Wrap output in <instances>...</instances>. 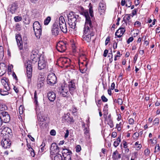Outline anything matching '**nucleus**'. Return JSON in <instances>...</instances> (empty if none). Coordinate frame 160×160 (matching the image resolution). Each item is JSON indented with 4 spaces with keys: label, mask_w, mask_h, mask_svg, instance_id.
Returning <instances> with one entry per match:
<instances>
[{
    "label": "nucleus",
    "mask_w": 160,
    "mask_h": 160,
    "mask_svg": "<svg viewBox=\"0 0 160 160\" xmlns=\"http://www.w3.org/2000/svg\"><path fill=\"white\" fill-rule=\"evenodd\" d=\"M125 31V29L124 28H120L116 32L115 35L117 36V38H120L124 34Z\"/></svg>",
    "instance_id": "nucleus-21"
},
{
    "label": "nucleus",
    "mask_w": 160,
    "mask_h": 160,
    "mask_svg": "<svg viewBox=\"0 0 160 160\" xmlns=\"http://www.w3.org/2000/svg\"><path fill=\"white\" fill-rule=\"evenodd\" d=\"M18 8V6L15 3H13L12 5L10 8V11L12 13H13Z\"/></svg>",
    "instance_id": "nucleus-25"
},
{
    "label": "nucleus",
    "mask_w": 160,
    "mask_h": 160,
    "mask_svg": "<svg viewBox=\"0 0 160 160\" xmlns=\"http://www.w3.org/2000/svg\"><path fill=\"white\" fill-rule=\"evenodd\" d=\"M77 18L78 19L68 21V23L70 28L74 29L77 23L79 22L81 20V18L79 16H77Z\"/></svg>",
    "instance_id": "nucleus-15"
},
{
    "label": "nucleus",
    "mask_w": 160,
    "mask_h": 160,
    "mask_svg": "<svg viewBox=\"0 0 160 160\" xmlns=\"http://www.w3.org/2000/svg\"><path fill=\"white\" fill-rule=\"evenodd\" d=\"M71 153H69L66 155H64L63 157L64 158L65 160H71Z\"/></svg>",
    "instance_id": "nucleus-40"
},
{
    "label": "nucleus",
    "mask_w": 160,
    "mask_h": 160,
    "mask_svg": "<svg viewBox=\"0 0 160 160\" xmlns=\"http://www.w3.org/2000/svg\"><path fill=\"white\" fill-rule=\"evenodd\" d=\"M85 66V67L83 68H80V72L82 73H84L86 72L87 71V65H88V63L87 62H85L84 63Z\"/></svg>",
    "instance_id": "nucleus-30"
},
{
    "label": "nucleus",
    "mask_w": 160,
    "mask_h": 160,
    "mask_svg": "<svg viewBox=\"0 0 160 160\" xmlns=\"http://www.w3.org/2000/svg\"><path fill=\"white\" fill-rule=\"evenodd\" d=\"M84 134L87 136H88V134L89 132V130L86 127H85V128L84 130Z\"/></svg>",
    "instance_id": "nucleus-48"
},
{
    "label": "nucleus",
    "mask_w": 160,
    "mask_h": 160,
    "mask_svg": "<svg viewBox=\"0 0 160 160\" xmlns=\"http://www.w3.org/2000/svg\"><path fill=\"white\" fill-rule=\"evenodd\" d=\"M120 138V136L118 137L117 141L114 142L113 145L115 148H116L119 145L120 142H121Z\"/></svg>",
    "instance_id": "nucleus-29"
},
{
    "label": "nucleus",
    "mask_w": 160,
    "mask_h": 160,
    "mask_svg": "<svg viewBox=\"0 0 160 160\" xmlns=\"http://www.w3.org/2000/svg\"><path fill=\"white\" fill-rule=\"evenodd\" d=\"M9 92H5L4 89H3L2 87L1 88H0V94L1 95L4 96L8 94Z\"/></svg>",
    "instance_id": "nucleus-35"
},
{
    "label": "nucleus",
    "mask_w": 160,
    "mask_h": 160,
    "mask_svg": "<svg viewBox=\"0 0 160 160\" xmlns=\"http://www.w3.org/2000/svg\"><path fill=\"white\" fill-rule=\"evenodd\" d=\"M58 92L63 97H68L69 94L68 88L65 86H62L59 88Z\"/></svg>",
    "instance_id": "nucleus-13"
},
{
    "label": "nucleus",
    "mask_w": 160,
    "mask_h": 160,
    "mask_svg": "<svg viewBox=\"0 0 160 160\" xmlns=\"http://www.w3.org/2000/svg\"><path fill=\"white\" fill-rule=\"evenodd\" d=\"M58 61L62 62V64H64L67 62V60L66 58L62 57L59 58Z\"/></svg>",
    "instance_id": "nucleus-38"
},
{
    "label": "nucleus",
    "mask_w": 160,
    "mask_h": 160,
    "mask_svg": "<svg viewBox=\"0 0 160 160\" xmlns=\"http://www.w3.org/2000/svg\"><path fill=\"white\" fill-rule=\"evenodd\" d=\"M141 23L138 21H136L134 23V25H136L137 27H139L141 26Z\"/></svg>",
    "instance_id": "nucleus-60"
},
{
    "label": "nucleus",
    "mask_w": 160,
    "mask_h": 160,
    "mask_svg": "<svg viewBox=\"0 0 160 160\" xmlns=\"http://www.w3.org/2000/svg\"><path fill=\"white\" fill-rule=\"evenodd\" d=\"M60 32L58 27V25L56 24H54L52 29V34L55 36H58Z\"/></svg>",
    "instance_id": "nucleus-17"
},
{
    "label": "nucleus",
    "mask_w": 160,
    "mask_h": 160,
    "mask_svg": "<svg viewBox=\"0 0 160 160\" xmlns=\"http://www.w3.org/2000/svg\"><path fill=\"white\" fill-rule=\"evenodd\" d=\"M47 96L50 102H53L56 98V93L52 91L48 92Z\"/></svg>",
    "instance_id": "nucleus-19"
},
{
    "label": "nucleus",
    "mask_w": 160,
    "mask_h": 160,
    "mask_svg": "<svg viewBox=\"0 0 160 160\" xmlns=\"http://www.w3.org/2000/svg\"><path fill=\"white\" fill-rule=\"evenodd\" d=\"M45 79L44 78L42 77H41L38 79L37 80V86L38 88H41L43 86Z\"/></svg>",
    "instance_id": "nucleus-20"
},
{
    "label": "nucleus",
    "mask_w": 160,
    "mask_h": 160,
    "mask_svg": "<svg viewBox=\"0 0 160 160\" xmlns=\"http://www.w3.org/2000/svg\"><path fill=\"white\" fill-rule=\"evenodd\" d=\"M144 153L146 156H148L150 153V151L147 148L144 150Z\"/></svg>",
    "instance_id": "nucleus-44"
},
{
    "label": "nucleus",
    "mask_w": 160,
    "mask_h": 160,
    "mask_svg": "<svg viewBox=\"0 0 160 160\" xmlns=\"http://www.w3.org/2000/svg\"><path fill=\"white\" fill-rule=\"evenodd\" d=\"M33 28L36 36L40 38L42 33V28L40 23L38 21H35L33 24Z\"/></svg>",
    "instance_id": "nucleus-2"
},
{
    "label": "nucleus",
    "mask_w": 160,
    "mask_h": 160,
    "mask_svg": "<svg viewBox=\"0 0 160 160\" xmlns=\"http://www.w3.org/2000/svg\"><path fill=\"white\" fill-rule=\"evenodd\" d=\"M68 88L71 94H72L73 92L76 88V87L75 86V83L73 81H71L70 82H69V84H68Z\"/></svg>",
    "instance_id": "nucleus-22"
},
{
    "label": "nucleus",
    "mask_w": 160,
    "mask_h": 160,
    "mask_svg": "<svg viewBox=\"0 0 160 160\" xmlns=\"http://www.w3.org/2000/svg\"><path fill=\"white\" fill-rule=\"evenodd\" d=\"M123 143L124 148H128L127 142L125 141H123Z\"/></svg>",
    "instance_id": "nucleus-59"
},
{
    "label": "nucleus",
    "mask_w": 160,
    "mask_h": 160,
    "mask_svg": "<svg viewBox=\"0 0 160 160\" xmlns=\"http://www.w3.org/2000/svg\"><path fill=\"white\" fill-rule=\"evenodd\" d=\"M108 52V51L107 49H105L104 52V53H103V56L104 57H106L107 56V54Z\"/></svg>",
    "instance_id": "nucleus-61"
},
{
    "label": "nucleus",
    "mask_w": 160,
    "mask_h": 160,
    "mask_svg": "<svg viewBox=\"0 0 160 160\" xmlns=\"http://www.w3.org/2000/svg\"><path fill=\"white\" fill-rule=\"evenodd\" d=\"M117 136V133L116 132H113L112 133V134L111 135V136L113 138H115Z\"/></svg>",
    "instance_id": "nucleus-64"
},
{
    "label": "nucleus",
    "mask_w": 160,
    "mask_h": 160,
    "mask_svg": "<svg viewBox=\"0 0 160 160\" xmlns=\"http://www.w3.org/2000/svg\"><path fill=\"white\" fill-rule=\"evenodd\" d=\"M77 108L75 106L72 107V112L73 113H75L77 112Z\"/></svg>",
    "instance_id": "nucleus-63"
},
{
    "label": "nucleus",
    "mask_w": 160,
    "mask_h": 160,
    "mask_svg": "<svg viewBox=\"0 0 160 160\" xmlns=\"http://www.w3.org/2000/svg\"><path fill=\"white\" fill-rule=\"evenodd\" d=\"M14 19L16 22H18L20 21V17L19 16H15L14 18Z\"/></svg>",
    "instance_id": "nucleus-55"
},
{
    "label": "nucleus",
    "mask_w": 160,
    "mask_h": 160,
    "mask_svg": "<svg viewBox=\"0 0 160 160\" xmlns=\"http://www.w3.org/2000/svg\"><path fill=\"white\" fill-rule=\"evenodd\" d=\"M64 18L62 16H60L59 19V26L62 25L66 24Z\"/></svg>",
    "instance_id": "nucleus-31"
},
{
    "label": "nucleus",
    "mask_w": 160,
    "mask_h": 160,
    "mask_svg": "<svg viewBox=\"0 0 160 160\" xmlns=\"http://www.w3.org/2000/svg\"><path fill=\"white\" fill-rule=\"evenodd\" d=\"M60 27L61 30L64 33H66L67 32V28L66 23L64 24L60 25Z\"/></svg>",
    "instance_id": "nucleus-26"
},
{
    "label": "nucleus",
    "mask_w": 160,
    "mask_h": 160,
    "mask_svg": "<svg viewBox=\"0 0 160 160\" xmlns=\"http://www.w3.org/2000/svg\"><path fill=\"white\" fill-rule=\"evenodd\" d=\"M132 2L130 0H127L126 1V6L130 7L131 6Z\"/></svg>",
    "instance_id": "nucleus-42"
},
{
    "label": "nucleus",
    "mask_w": 160,
    "mask_h": 160,
    "mask_svg": "<svg viewBox=\"0 0 160 160\" xmlns=\"http://www.w3.org/2000/svg\"><path fill=\"white\" fill-rule=\"evenodd\" d=\"M133 135V138L135 139H138L139 136V134L137 132H135L134 134Z\"/></svg>",
    "instance_id": "nucleus-47"
},
{
    "label": "nucleus",
    "mask_w": 160,
    "mask_h": 160,
    "mask_svg": "<svg viewBox=\"0 0 160 160\" xmlns=\"http://www.w3.org/2000/svg\"><path fill=\"white\" fill-rule=\"evenodd\" d=\"M110 40V37L109 36L107 37V38L106 39V41H105V44L106 45H107L108 44V43Z\"/></svg>",
    "instance_id": "nucleus-58"
},
{
    "label": "nucleus",
    "mask_w": 160,
    "mask_h": 160,
    "mask_svg": "<svg viewBox=\"0 0 160 160\" xmlns=\"http://www.w3.org/2000/svg\"><path fill=\"white\" fill-rule=\"evenodd\" d=\"M159 120L158 118H156L153 121V124L157 126L159 122Z\"/></svg>",
    "instance_id": "nucleus-41"
},
{
    "label": "nucleus",
    "mask_w": 160,
    "mask_h": 160,
    "mask_svg": "<svg viewBox=\"0 0 160 160\" xmlns=\"http://www.w3.org/2000/svg\"><path fill=\"white\" fill-rule=\"evenodd\" d=\"M118 102L119 104L122 105V99L118 98Z\"/></svg>",
    "instance_id": "nucleus-62"
},
{
    "label": "nucleus",
    "mask_w": 160,
    "mask_h": 160,
    "mask_svg": "<svg viewBox=\"0 0 160 160\" xmlns=\"http://www.w3.org/2000/svg\"><path fill=\"white\" fill-rule=\"evenodd\" d=\"M30 152V154L31 156L34 157L35 156L34 151L33 149L32 148V150H31L29 151Z\"/></svg>",
    "instance_id": "nucleus-56"
},
{
    "label": "nucleus",
    "mask_w": 160,
    "mask_h": 160,
    "mask_svg": "<svg viewBox=\"0 0 160 160\" xmlns=\"http://www.w3.org/2000/svg\"><path fill=\"white\" fill-rule=\"evenodd\" d=\"M1 82L3 86V89H4L5 92H8L10 90V88L7 79L6 78L1 79Z\"/></svg>",
    "instance_id": "nucleus-12"
},
{
    "label": "nucleus",
    "mask_w": 160,
    "mask_h": 160,
    "mask_svg": "<svg viewBox=\"0 0 160 160\" xmlns=\"http://www.w3.org/2000/svg\"><path fill=\"white\" fill-rule=\"evenodd\" d=\"M20 31V25L19 23H17L15 27L14 31L17 32L16 33L15 38L17 42V44L18 47L19 49H20V34L19 33H18V32Z\"/></svg>",
    "instance_id": "nucleus-8"
},
{
    "label": "nucleus",
    "mask_w": 160,
    "mask_h": 160,
    "mask_svg": "<svg viewBox=\"0 0 160 160\" xmlns=\"http://www.w3.org/2000/svg\"><path fill=\"white\" fill-rule=\"evenodd\" d=\"M130 18V15L129 14H127L125 15V16L123 18V21L127 22H128L129 24H130L129 23V20Z\"/></svg>",
    "instance_id": "nucleus-34"
},
{
    "label": "nucleus",
    "mask_w": 160,
    "mask_h": 160,
    "mask_svg": "<svg viewBox=\"0 0 160 160\" xmlns=\"http://www.w3.org/2000/svg\"><path fill=\"white\" fill-rule=\"evenodd\" d=\"M47 60L43 57L40 58L38 63V68L39 70L44 69L47 66Z\"/></svg>",
    "instance_id": "nucleus-5"
},
{
    "label": "nucleus",
    "mask_w": 160,
    "mask_h": 160,
    "mask_svg": "<svg viewBox=\"0 0 160 160\" xmlns=\"http://www.w3.org/2000/svg\"><path fill=\"white\" fill-rule=\"evenodd\" d=\"M133 40V38L132 37H130L127 41V43L128 44L130 42H132Z\"/></svg>",
    "instance_id": "nucleus-52"
},
{
    "label": "nucleus",
    "mask_w": 160,
    "mask_h": 160,
    "mask_svg": "<svg viewBox=\"0 0 160 160\" xmlns=\"http://www.w3.org/2000/svg\"><path fill=\"white\" fill-rule=\"evenodd\" d=\"M101 99H102V101L103 102H107V101L108 100V99L104 95H102L101 97Z\"/></svg>",
    "instance_id": "nucleus-49"
},
{
    "label": "nucleus",
    "mask_w": 160,
    "mask_h": 160,
    "mask_svg": "<svg viewBox=\"0 0 160 160\" xmlns=\"http://www.w3.org/2000/svg\"><path fill=\"white\" fill-rule=\"evenodd\" d=\"M62 153L63 157L64 155H66L69 154V153H71V152L67 149H64L63 148H62Z\"/></svg>",
    "instance_id": "nucleus-27"
},
{
    "label": "nucleus",
    "mask_w": 160,
    "mask_h": 160,
    "mask_svg": "<svg viewBox=\"0 0 160 160\" xmlns=\"http://www.w3.org/2000/svg\"><path fill=\"white\" fill-rule=\"evenodd\" d=\"M129 123L130 124H133L134 123V120L133 119L131 118L129 119Z\"/></svg>",
    "instance_id": "nucleus-54"
},
{
    "label": "nucleus",
    "mask_w": 160,
    "mask_h": 160,
    "mask_svg": "<svg viewBox=\"0 0 160 160\" xmlns=\"http://www.w3.org/2000/svg\"><path fill=\"white\" fill-rule=\"evenodd\" d=\"M57 78L55 74L53 73H50L48 76L47 79V83L52 85L56 83Z\"/></svg>",
    "instance_id": "nucleus-6"
},
{
    "label": "nucleus",
    "mask_w": 160,
    "mask_h": 160,
    "mask_svg": "<svg viewBox=\"0 0 160 160\" xmlns=\"http://www.w3.org/2000/svg\"><path fill=\"white\" fill-rule=\"evenodd\" d=\"M122 24L121 26V27L120 28H124L127 25L128 22H126L123 21V20L122 21Z\"/></svg>",
    "instance_id": "nucleus-45"
},
{
    "label": "nucleus",
    "mask_w": 160,
    "mask_h": 160,
    "mask_svg": "<svg viewBox=\"0 0 160 160\" xmlns=\"http://www.w3.org/2000/svg\"><path fill=\"white\" fill-rule=\"evenodd\" d=\"M13 89L17 93H18L19 92V88L16 86H14Z\"/></svg>",
    "instance_id": "nucleus-50"
},
{
    "label": "nucleus",
    "mask_w": 160,
    "mask_h": 160,
    "mask_svg": "<svg viewBox=\"0 0 160 160\" xmlns=\"http://www.w3.org/2000/svg\"><path fill=\"white\" fill-rule=\"evenodd\" d=\"M59 149L58 145L55 143H52L50 148V156L58 153L59 152Z\"/></svg>",
    "instance_id": "nucleus-9"
},
{
    "label": "nucleus",
    "mask_w": 160,
    "mask_h": 160,
    "mask_svg": "<svg viewBox=\"0 0 160 160\" xmlns=\"http://www.w3.org/2000/svg\"><path fill=\"white\" fill-rule=\"evenodd\" d=\"M7 109V107L5 104L0 102V111H4Z\"/></svg>",
    "instance_id": "nucleus-37"
},
{
    "label": "nucleus",
    "mask_w": 160,
    "mask_h": 160,
    "mask_svg": "<svg viewBox=\"0 0 160 160\" xmlns=\"http://www.w3.org/2000/svg\"><path fill=\"white\" fill-rule=\"evenodd\" d=\"M25 66L26 68V74L28 78L31 79L32 77V67L30 62H28L25 64Z\"/></svg>",
    "instance_id": "nucleus-7"
},
{
    "label": "nucleus",
    "mask_w": 160,
    "mask_h": 160,
    "mask_svg": "<svg viewBox=\"0 0 160 160\" xmlns=\"http://www.w3.org/2000/svg\"><path fill=\"white\" fill-rule=\"evenodd\" d=\"M77 16L78 15H76L74 12H70L68 16V21L73 20L74 19H78V18H77Z\"/></svg>",
    "instance_id": "nucleus-24"
},
{
    "label": "nucleus",
    "mask_w": 160,
    "mask_h": 160,
    "mask_svg": "<svg viewBox=\"0 0 160 160\" xmlns=\"http://www.w3.org/2000/svg\"><path fill=\"white\" fill-rule=\"evenodd\" d=\"M34 102L35 103L36 107H37L38 106V97L36 91H35L34 93Z\"/></svg>",
    "instance_id": "nucleus-28"
},
{
    "label": "nucleus",
    "mask_w": 160,
    "mask_h": 160,
    "mask_svg": "<svg viewBox=\"0 0 160 160\" xmlns=\"http://www.w3.org/2000/svg\"><path fill=\"white\" fill-rule=\"evenodd\" d=\"M10 118L8 113L6 111L2 112L0 114V127L3 122L7 123L9 122Z\"/></svg>",
    "instance_id": "nucleus-3"
},
{
    "label": "nucleus",
    "mask_w": 160,
    "mask_h": 160,
    "mask_svg": "<svg viewBox=\"0 0 160 160\" xmlns=\"http://www.w3.org/2000/svg\"><path fill=\"white\" fill-rule=\"evenodd\" d=\"M4 57V50L3 48L0 46V60H2Z\"/></svg>",
    "instance_id": "nucleus-32"
},
{
    "label": "nucleus",
    "mask_w": 160,
    "mask_h": 160,
    "mask_svg": "<svg viewBox=\"0 0 160 160\" xmlns=\"http://www.w3.org/2000/svg\"><path fill=\"white\" fill-rule=\"evenodd\" d=\"M106 8V6L105 3L103 2H100L99 5L98 11L101 15L104 13Z\"/></svg>",
    "instance_id": "nucleus-18"
},
{
    "label": "nucleus",
    "mask_w": 160,
    "mask_h": 160,
    "mask_svg": "<svg viewBox=\"0 0 160 160\" xmlns=\"http://www.w3.org/2000/svg\"><path fill=\"white\" fill-rule=\"evenodd\" d=\"M80 58H83V60L85 61L86 60V56L83 53H79Z\"/></svg>",
    "instance_id": "nucleus-43"
},
{
    "label": "nucleus",
    "mask_w": 160,
    "mask_h": 160,
    "mask_svg": "<svg viewBox=\"0 0 160 160\" xmlns=\"http://www.w3.org/2000/svg\"><path fill=\"white\" fill-rule=\"evenodd\" d=\"M57 49L60 52H63L66 50V45L63 42H59L57 44Z\"/></svg>",
    "instance_id": "nucleus-16"
},
{
    "label": "nucleus",
    "mask_w": 160,
    "mask_h": 160,
    "mask_svg": "<svg viewBox=\"0 0 160 160\" xmlns=\"http://www.w3.org/2000/svg\"><path fill=\"white\" fill-rule=\"evenodd\" d=\"M89 12L91 18L90 17L88 11H84L82 12V14L86 18L83 30L84 35L82 36V38L83 40L86 41L88 42L91 41V37L94 35L93 25H96V22L93 20V10L92 6L89 7Z\"/></svg>",
    "instance_id": "nucleus-1"
},
{
    "label": "nucleus",
    "mask_w": 160,
    "mask_h": 160,
    "mask_svg": "<svg viewBox=\"0 0 160 160\" xmlns=\"http://www.w3.org/2000/svg\"><path fill=\"white\" fill-rule=\"evenodd\" d=\"M45 146V143H44L43 142H42V144L41 145V146H42V147H41V152H43L44 149V147Z\"/></svg>",
    "instance_id": "nucleus-57"
},
{
    "label": "nucleus",
    "mask_w": 160,
    "mask_h": 160,
    "mask_svg": "<svg viewBox=\"0 0 160 160\" xmlns=\"http://www.w3.org/2000/svg\"><path fill=\"white\" fill-rule=\"evenodd\" d=\"M13 68V66L12 65H9L8 66V72H11L12 69Z\"/></svg>",
    "instance_id": "nucleus-51"
},
{
    "label": "nucleus",
    "mask_w": 160,
    "mask_h": 160,
    "mask_svg": "<svg viewBox=\"0 0 160 160\" xmlns=\"http://www.w3.org/2000/svg\"><path fill=\"white\" fill-rule=\"evenodd\" d=\"M0 130L1 134L4 136V138H10L12 134L11 129L8 127H2Z\"/></svg>",
    "instance_id": "nucleus-4"
},
{
    "label": "nucleus",
    "mask_w": 160,
    "mask_h": 160,
    "mask_svg": "<svg viewBox=\"0 0 160 160\" xmlns=\"http://www.w3.org/2000/svg\"><path fill=\"white\" fill-rule=\"evenodd\" d=\"M1 145L5 149H8L10 148L11 145V142L9 138H4L1 141Z\"/></svg>",
    "instance_id": "nucleus-11"
},
{
    "label": "nucleus",
    "mask_w": 160,
    "mask_h": 160,
    "mask_svg": "<svg viewBox=\"0 0 160 160\" xmlns=\"http://www.w3.org/2000/svg\"><path fill=\"white\" fill-rule=\"evenodd\" d=\"M51 20V17L49 16L44 21V24L45 25H47L49 23Z\"/></svg>",
    "instance_id": "nucleus-39"
},
{
    "label": "nucleus",
    "mask_w": 160,
    "mask_h": 160,
    "mask_svg": "<svg viewBox=\"0 0 160 160\" xmlns=\"http://www.w3.org/2000/svg\"><path fill=\"white\" fill-rule=\"evenodd\" d=\"M107 121V124L109 125L111 128H112L114 126L113 122L112 119H106Z\"/></svg>",
    "instance_id": "nucleus-36"
},
{
    "label": "nucleus",
    "mask_w": 160,
    "mask_h": 160,
    "mask_svg": "<svg viewBox=\"0 0 160 160\" xmlns=\"http://www.w3.org/2000/svg\"><path fill=\"white\" fill-rule=\"evenodd\" d=\"M39 51L37 50H32L31 53L30 58L32 60V63L37 62L38 58H40V55L38 54Z\"/></svg>",
    "instance_id": "nucleus-10"
},
{
    "label": "nucleus",
    "mask_w": 160,
    "mask_h": 160,
    "mask_svg": "<svg viewBox=\"0 0 160 160\" xmlns=\"http://www.w3.org/2000/svg\"><path fill=\"white\" fill-rule=\"evenodd\" d=\"M50 134L51 135L55 136L56 134V132L54 130H52L50 132Z\"/></svg>",
    "instance_id": "nucleus-53"
},
{
    "label": "nucleus",
    "mask_w": 160,
    "mask_h": 160,
    "mask_svg": "<svg viewBox=\"0 0 160 160\" xmlns=\"http://www.w3.org/2000/svg\"><path fill=\"white\" fill-rule=\"evenodd\" d=\"M81 150V148L80 145H78L76 147V151L77 152H79Z\"/></svg>",
    "instance_id": "nucleus-46"
},
{
    "label": "nucleus",
    "mask_w": 160,
    "mask_h": 160,
    "mask_svg": "<svg viewBox=\"0 0 160 160\" xmlns=\"http://www.w3.org/2000/svg\"><path fill=\"white\" fill-rule=\"evenodd\" d=\"M70 114L69 113H67L64 114L62 117V121H66L68 124H71L74 122L73 117H70Z\"/></svg>",
    "instance_id": "nucleus-14"
},
{
    "label": "nucleus",
    "mask_w": 160,
    "mask_h": 160,
    "mask_svg": "<svg viewBox=\"0 0 160 160\" xmlns=\"http://www.w3.org/2000/svg\"><path fill=\"white\" fill-rule=\"evenodd\" d=\"M121 158V154L119 153L118 151L116 150L112 154V158L113 160H117Z\"/></svg>",
    "instance_id": "nucleus-23"
},
{
    "label": "nucleus",
    "mask_w": 160,
    "mask_h": 160,
    "mask_svg": "<svg viewBox=\"0 0 160 160\" xmlns=\"http://www.w3.org/2000/svg\"><path fill=\"white\" fill-rule=\"evenodd\" d=\"M56 154L54 157V160H63L61 154L59 153Z\"/></svg>",
    "instance_id": "nucleus-33"
}]
</instances>
